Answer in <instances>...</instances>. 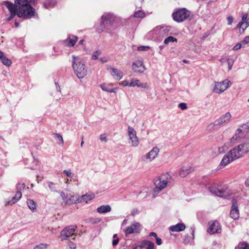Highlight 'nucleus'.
<instances>
[{
	"label": "nucleus",
	"instance_id": "50",
	"mask_svg": "<svg viewBox=\"0 0 249 249\" xmlns=\"http://www.w3.org/2000/svg\"><path fill=\"white\" fill-rule=\"evenodd\" d=\"M242 47V45L241 43H238L236 44L233 48V50L237 51L239 50Z\"/></svg>",
	"mask_w": 249,
	"mask_h": 249
},
{
	"label": "nucleus",
	"instance_id": "15",
	"mask_svg": "<svg viewBox=\"0 0 249 249\" xmlns=\"http://www.w3.org/2000/svg\"><path fill=\"white\" fill-rule=\"evenodd\" d=\"M209 227L207 230V232L211 234H213L215 233H220L221 231L220 225L219 222L215 220L213 222H209L208 223Z\"/></svg>",
	"mask_w": 249,
	"mask_h": 249
},
{
	"label": "nucleus",
	"instance_id": "58",
	"mask_svg": "<svg viewBox=\"0 0 249 249\" xmlns=\"http://www.w3.org/2000/svg\"><path fill=\"white\" fill-rule=\"evenodd\" d=\"M76 245L74 243H71L69 245V249H75Z\"/></svg>",
	"mask_w": 249,
	"mask_h": 249
},
{
	"label": "nucleus",
	"instance_id": "47",
	"mask_svg": "<svg viewBox=\"0 0 249 249\" xmlns=\"http://www.w3.org/2000/svg\"><path fill=\"white\" fill-rule=\"evenodd\" d=\"M178 107H179L181 110H185L187 108V106L186 103H181L179 104Z\"/></svg>",
	"mask_w": 249,
	"mask_h": 249
},
{
	"label": "nucleus",
	"instance_id": "26",
	"mask_svg": "<svg viewBox=\"0 0 249 249\" xmlns=\"http://www.w3.org/2000/svg\"><path fill=\"white\" fill-rule=\"evenodd\" d=\"M193 171L191 167H183L179 171V175L181 177H185Z\"/></svg>",
	"mask_w": 249,
	"mask_h": 249
},
{
	"label": "nucleus",
	"instance_id": "19",
	"mask_svg": "<svg viewBox=\"0 0 249 249\" xmlns=\"http://www.w3.org/2000/svg\"><path fill=\"white\" fill-rule=\"evenodd\" d=\"M132 69L135 72L142 73L145 70V67L142 61L138 60L133 63Z\"/></svg>",
	"mask_w": 249,
	"mask_h": 249
},
{
	"label": "nucleus",
	"instance_id": "54",
	"mask_svg": "<svg viewBox=\"0 0 249 249\" xmlns=\"http://www.w3.org/2000/svg\"><path fill=\"white\" fill-rule=\"evenodd\" d=\"M119 239L118 238H116V239H113L112 241V246H116L119 243Z\"/></svg>",
	"mask_w": 249,
	"mask_h": 249
},
{
	"label": "nucleus",
	"instance_id": "53",
	"mask_svg": "<svg viewBox=\"0 0 249 249\" xmlns=\"http://www.w3.org/2000/svg\"><path fill=\"white\" fill-rule=\"evenodd\" d=\"M228 25H231L233 22V18L231 16H230L227 18Z\"/></svg>",
	"mask_w": 249,
	"mask_h": 249
},
{
	"label": "nucleus",
	"instance_id": "31",
	"mask_svg": "<svg viewBox=\"0 0 249 249\" xmlns=\"http://www.w3.org/2000/svg\"><path fill=\"white\" fill-rule=\"evenodd\" d=\"M100 87L104 91H107L108 92H110V93H115L116 92V91H115L116 89H109L108 88V87L104 84H101Z\"/></svg>",
	"mask_w": 249,
	"mask_h": 249
},
{
	"label": "nucleus",
	"instance_id": "62",
	"mask_svg": "<svg viewBox=\"0 0 249 249\" xmlns=\"http://www.w3.org/2000/svg\"><path fill=\"white\" fill-rule=\"evenodd\" d=\"M149 236L151 237V236H153L155 238L156 237H158L157 236V234L156 233L154 232H151L149 233Z\"/></svg>",
	"mask_w": 249,
	"mask_h": 249
},
{
	"label": "nucleus",
	"instance_id": "39",
	"mask_svg": "<svg viewBox=\"0 0 249 249\" xmlns=\"http://www.w3.org/2000/svg\"><path fill=\"white\" fill-rule=\"evenodd\" d=\"M226 61L228 65V70L229 71H230L231 70L232 66L234 63V60L232 58H228L226 59Z\"/></svg>",
	"mask_w": 249,
	"mask_h": 249
},
{
	"label": "nucleus",
	"instance_id": "27",
	"mask_svg": "<svg viewBox=\"0 0 249 249\" xmlns=\"http://www.w3.org/2000/svg\"><path fill=\"white\" fill-rule=\"evenodd\" d=\"M95 197V195L94 194H86L84 195H83L80 199L78 200L79 202H86L88 201L91 200Z\"/></svg>",
	"mask_w": 249,
	"mask_h": 249
},
{
	"label": "nucleus",
	"instance_id": "1",
	"mask_svg": "<svg viewBox=\"0 0 249 249\" xmlns=\"http://www.w3.org/2000/svg\"><path fill=\"white\" fill-rule=\"evenodd\" d=\"M3 4L10 12L9 16L6 19L8 21L13 19L16 15L19 18H31L36 15L35 9L22 0H15L14 4L9 1H4Z\"/></svg>",
	"mask_w": 249,
	"mask_h": 249
},
{
	"label": "nucleus",
	"instance_id": "57",
	"mask_svg": "<svg viewBox=\"0 0 249 249\" xmlns=\"http://www.w3.org/2000/svg\"><path fill=\"white\" fill-rule=\"evenodd\" d=\"M249 26V18L248 19V20H247L246 23H245V26L244 27H243L242 28V29H243V32L245 31V30Z\"/></svg>",
	"mask_w": 249,
	"mask_h": 249
},
{
	"label": "nucleus",
	"instance_id": "60",
	"mask_svg": "<svg viewBox=\"0 0 249 249\" xmlns=\"http://www.w3.org/2000/svg\"><path fill=\"white\" fill-rule=\"evenodd\" d=\"M22 1H24L27 4H29V3L34 2L36 0H22Z\"/></svg>",
	"mask_w": 249,
	"mask_h": 249
},
{
	"label": "nucleus",
	"instance_id": "5",
	"mask_svg": "<svg viewBox=\"0 0 249 249\" xmlns=\"http://www.w3.org/2000/svg\"><path fill=\"white\" fill-rule=\"evenodd\" d=\"M190 14V11L185 8H182L178 9L175 12H173L172 17L175 21L180 22L188 19Z\"/></svg>",
	"mask_w": 249,
	"mask_h": 249
},
{
	"label": "nucleus",
	"instance_id": "14",
	"mask_svg": "<svg viewBox=\"0 0 249 249\" xmlns=\"http://www.w3.org/2000/svg\"><path fill=\"white\" fill-rule=\"evenodd\" d=\"M128 134L129 140L131 141L132 146L137 147L139 145V141L136 135V132L132 127L128 126Z\"/></svg>",
	"mask_w": 249,
	"mask_h": 249
},
{
	"label": "nucleus",
	"instance_id": "38",
	"mask_svg": "<svg viewBox=\"0 0 249 249\" xmlns=\"http://www.w3.org/2000/svg\"><path fill=\"white\" fill-rule=\"evenodd\" d=\"M134 17L138 18H143L145 17V14L141 10H138L134 14Z\"/></svg>",
	"mask_w": 249,
	"mask_h": 249
},
{
	"label": "nucleus",
	"instance_id": "21",
	"mask_svg": "<svg viewBox=\"0 0 249 249\" xmlns=\"http://www.w3.org/2000/svg\"><path fill=\"white\" fill-rule=\"evenodd\" d=\"M77 40V37L73 35H69L67 39L64 41L65 44L68 47H73Z\"/></svg>",
	"mask_w": 249,
	"mask_h": 249
},
{
	"label": "nucleus",
	"instance_id": "8",
	"mask_svg": "<svg viewBox=\"0 0 249 249\" xmlns=\"http://www.w3.org/2000/svg\"><path fill=\"white\" fill-rule=\"evenodd\" d=\"M209 190L211 193L216 196L221 197H225L227 196V188L221 185L213 184L209 188Z\"/></svg>",
	"mask_w": 249,
	"mask_h": 249
},
{
	"label": "nucleus",
	"instance_id": "33",
	"mask_svg": "<svg viewBox=\"0 0 249 249\" xmlns=\"http://www.w3.org/2000/svg\"><path fill=\"white\" fill-rule=\"evenodd\" d=\"M55 4V2L53 1H50V0H46L44 3V7L46 9H50L52 8Z\"/></svg>",
	"mask_w": 249,
	"mask_h": 249
},
{
	"label": "nucleus",
	"instance_id": "12",
	"mask_svg": "<svg viewBox=\"0 0 249 249\" xmlns=\"http://www.w3.org/2000/svg\"><path fill=\"white\" fill-rule=\"evenodd\" d=\"M142 229V225L139 222H135L130 226L126 227L124 230V233L126 236L133 233H139Z\"/></svg>",
	"mask_w": 249,
	"mask_h": 249
},
{
	"label": "nucleus",
	"instance_id": "35",
	"mask_svg": "<svg viewBox=\"0 0 249 249\" xmlns=\"http://www.w3.org/2000/svg\"><path fill=\"white\" fill-rule=\"evenodd\" d=\"M177 42V39L173 36H169L164 39V43L167 45L170 42Z\"/></svg>",
	"mask_w": 249,
	"mask_h": 249
},
{
	"label": "nucleus",
	"instance_id": "30",
	"mask_svg": "<svg viewBox=\"0 0 249 249\" xmlns=\"http://www.w3.org/2000/svg\"><path fill=\"white\" fill-rule=\"evenodd\" d=\"M53 136L59 145H63L64 141L62 135L59 133H53Z\"/></svg>",
	"mask_w": 249,
	"mask_h": 249
},
{
	"label": "nucleus",
	"instance_id": "3",
	"mask_svg": "<svg viewBox=\"0 0 249 249\" xmlns=\"http://www.w3.org/2000/svg\"><path fill=\"white\" fill-rule=\"evenodd\" d=\"M72 66L75 74L79 79L83 78L87 72L85 63L79 57L75 55H72Z\"/></svg>",
	"mask_w": 249,
	"mask_h": 249
},
{
	"label": "nucleus",
	"instance_id": "61",
	"mask_svg": "<svg viewBox=\"0 0 249 249\" xmlns=\"http://www.w3.org/2000/svg\"><path fill=\"white\" fill-rule=\"evenodd\" d=\"M195 229L194 227H191V230L192 231L191 234L193 236V238H194V237H195Z\"/></svg>",
	"mask_w": 249,
	"mask_h": 249
},
{
	"label": "nucleus",
	"instance_id": "48",
	"mask_svg": "<svg viewBox=\"0 0 249 249\" xmlns=\"http://www.w3.org/2000/svg\"><path fill=\"white\" fill-rule=\"evenodd\" d=\"M138 87H140L143 89H148L149 88L147 83H141V82H140Z\"/></svg>",
	"mask_w": 249,
	"mask_h": 249
},
{
	"label": "nucleus",
	"instance_id": "24",
	"mask_svg": "<svg viewBox=\"0 0 249 249\" xmlns=\"http://www.w3.org/2000/svg\"><path fill=\"white\" fill-rule=\"evenodd\" d=\"M233 160H234V159L231 155H229V153H228L223 158L220 162V165L223 166H225Z\"/></svg>",
	"mask_w": 249,
	"mask_h": 249
},
{
	"label": "nucleus",
	"instance_id": "22",
	"mask_svg": "<svg viewBox=\"0 0 249 249\" xmlns=\"http://www.w3.org/2000/svg\"><path fill=\"white\" fill-rule=\"evenodd\" d=\"M185 228L186 226L184 223H178L176 225L170 226L169 230L173 232H179L184 231Z\"/></svg>",
	"mask_w": 249,
	"mask_h": 249
},
{
	"label": "nucleus",
	"instance_id": "51",
	"mask_svg": "<svg viewBox=\"0 0 249 249\" xmlns=\"http://www.w3.org/2000/svg\"><path fill=\"white\" fill-rule=\"evenodd\" d=\"M100 139L102 142H107V139L106 137V135L105 134H103L100 135Z\"/></svg>",
	"mask_w": 249,
	"mask_h": 249
},
{
	"label": "nucleus",
	"instance_id": "34",
	"mask_svg": "<svg viewBox=\"0 0 249 249\" xmlns=\"http://www.w3.org/2000/svg\"><path fill=\"white\" fill-rule=\"evenodd\" d=\"M2 63L6 66H10L11 64V61L5 55L0 60Z\"/></svg>",
	"mask_w": 249,
	"mask_h": 249
},
{
	"label": "nucleus",
	"instance_id": "28",
	"mask_svg": "<svg viewBox=\"0 0 249 249\" xmlns=\"http://www.w3.org/2000/svg\"><path fill=\"white\" fill-rule=\"evenodd\" d=\"M248 18V14L247 13L243 14L241 21L237 24V28L239 29L242 28L243 25L246 23Z\"/></svg>",
	"mask_w": 249,
	"mask_h": 249
},
{
	"label": "nucleus",
	"instance_id": "25",
	"mask_svg": "<svg viewBox=\"0 0 249 249\" xmlns=\"http://www.w3.org/2000/svg\"><path fill=\"white\" fill-rule=\"evenodd\" d=\"M96 211L99 213H107L111 211V207L108 205H102L97 208Z\"/></svg>",
	"mask_w": 249,
	"mask_h": 249
},
{
	"label": "nucleus",
	"instance_id": "63",
	"mask_svg": "<svg viewBox=\"0 0 249 249\" xmlns=\"http://www.w3.org/2000/svg\"><path fill=\"white\" fill-rule=\"evenodd\" d=\"M100 60L102 62V63H105V62H106L107 61V59L106 57H101L100 58Z\"/></svg>",
	"mask_w": 249,
	"mask_h": 249
},
{
	"label": "nucleus",
	"instance_id": "23",
	"mask_svg": "<svg viewBox=\"0 0 249 249\" xmlns=\"http://www.w3.org/2000/svg\"><path fill=\"white\" fill-rule=\"evenodd\" d=\"M22 193L20 191H17L15 196L12 198L11 200L6 202L5 205H12L17 203L21 197Z\"/></svg>",
	"mask_w": 249,
	"mask_h": 249
},
{
	"label": "nucleus",
	"instance_id": "29",
	"mask_svg": "<svg viewBox=\"0 0 249 249\" xmlns=\"http://www.w3.org/2000/svg\"><path fill=\"white\" fill-rule=\"evenodd\" d=\"M27 204L28 205V208L33 212H34L36 210V203L32 199H27Z\"/></svg>",
	"mask_w": 249,
	"mask_h": 249
},
{
	"label": "nucleus",
	"instance_id": "64",
	"mask_svg": "<svg viewBox=\"0 0 249 249\" xmlns=\"http://www.w3.org/2000/svg\"><path fill=\"white\" fill-rule=\"evenodd\" d=\"M245 185L247 187H249V178H248L245 181Z\"/></svg>",
	"mask_w": 249,
	"mask_h": 249
},
{
	"label": "nucleus",
	"instance_id": "36",
	"mask_svg": "<svg viewBox=\"0 0 249 249\" xmlns=\"http://www.w3.org/2000/svg\"><path fill=\"white\" fill-rule=\"evenodd\" d=\"M140 80L137 79L133 78L131 79V82L129 83V87H134L135 86H137L138 87L139 86Z\"/></svg>",
	"mask_w": 249,
	"mask_h": 249
},
{
	"label": "nucleus",
	"instance_id": "17",
	"mask_svg": "<svg viewBox=\"0 0 249 249\" xmlns=\"http://www.w3.org/2000/svg\"><path fill=\"white\" fill-rule=\"evenodd\" d=\"M154 244L153 242L149 240H144L134 247L133 249H154Z\"/></svg>",
	"mask_w": 249,
	"mask_h": 249
},
{
	"label": "nucleus",
	"instance_id": "41",
	"mask_svg": "<svg viewBox=\"0 0 249 249\" xmlns=\"http://www.w3.org/2000/svg\"><path fill=\"white\" fill-rule=\"evenodd\" d=\"M101 52L100 50H97L93 52L92 55V59L94 60H96L98 59V56L101 54Z\"/></svg>",
	"mask_w": 249,
	"mask_h": 249
},
{
	"label": "nucleus",
	"instance_id": "2",
	"mask_svg": "<svg viewBox=\"0 0 249 249\" xmlns=\"http://www.w3.org/2000/svg\"><path fill=\"white\" fill-rule=\"evenodd\" d=\"M115 17L111 13H105L102 16V21L101 22L100 28L99 30L102 31H106L107 33H111L114 27V22ZM100 32V31H99Z\"/></svg>",
	"mask_w": 249,
	"mask_h": 249
},
{
	"label": "nucleus",
	"instance_id": "9",
	"mask_svg": "<svg viewBox=\"0 0 249 249\" xmlns=\"http://www.w3.org/2000/svg\"><path fill=\"white\" fill-rule=\"evenodd\" d=\"M231 85V82L228 79H225L219 82H215L213 91L217 93H221L230 87Z\"/></svg>",
	"mask_w": 249,
	"mask_h": 249
},
{
	"label": "nucleus",
	"instance_id": "59",
	"mask_svg": "<svg viewBox=\"0 0 249 249\" xmlns=\"http://www.w3.org/2000/svg\"><path fill=\"white\" fill-rule=\"evenodd\" d=\"M190 241V236L188 235H185L184 238V242L185 243H188Z\"/></svg>",
	"mask_w": 249,
	"mask_h": 249
},
{
	"label": "nucleus",
	"instance_id": "46",
	"mask_svg": "<svg viewBox=\"0 0 249 249\" xmlns=\"http://www.w3.org/2000/svg\"><path fill=\"white\" fill-rule=\"evenodd\" d=\"M48 186H49V188H50V189L52 191H53V192H55L56 191V189L54 187V184L52 182H49L48 183Z\"/></svg>",
	"mask_w": 249,
	"mask_h": 249
},
{
	"label": "nucleus",
	"instance_id": "45",
	"mask_svg": "<svg viewBox=\"0 0 249 249\" xmlns=\"http://www.w3.org/2000/svg\"><path fill=\"white\" fill-rule=\"evenodd\" d=\"M150 49L148 46H140L138 47V50L139 51H146Z\"/></svg>",
	"mask_w": 249,
	"mask_h": 249
},
{
	"label": "nucleus",
	"instance_id": "42",
	"mask_svg": "<svg viewBox=\"0 0 249 249\" xmlns=\"http://www.w3.org/2000/svg\"><path fill=\"white\" fill-rule=\"evenodd\" d=\"M63 173L65 174L67 177H70L71 178H72L74 176V174L73 173H72L70 170H65L63 171Z\"/></svg>",
	"mask_w": 249,
	"mask_h": 249
},
{
	"label": "nucleus",
	"instance_id": "18",
	"mask_svg": "<svg viewBox=\"0 0 249 249\" xmlns=\"http://www.w3.org/2000/svg\"><path fill=\"white\" fill-rule=\"evenodd\" d=\"M231 201L232 206L230 213V216L233 219H236L239 216L237 200L235 199H233Z\"/></svg>",
	"mask_w": 249,
	"mask_h": 249
},
{
	"label": "nucleus",
	"instance_id": "10",
	"mask_svg": "<svg viewBox=\"0 0 249 249\" xmlns=\"http://www.w3.org/2000/svg\"><path fill=\"white\" fill-rule=\"evenodd\" d=\"M170 30V26L162 25L156 27L151 31V33L157 36L163 37L168 35Z\"/></svg>",
	"mask_w": 249,
	"mask_h": 249
},
{
	"label": "nucleus",
	"instance_id": "43",
	"mask_svg": "<svg viewBox=\"0 0 249 249\" xmlns=\"http://www.w3.org/2000/svg\"><path fill=\"white\" fill-rule=\"evenodd\" d=\"M25 187V185L24 183H18L16 186L17 191L21 192V191L22 190L24 189Z\"/></svg>",
	"mask_w": 249,
	"mask_h": 249
},
{
	"label": "nucleus",
	"instance_id": "44",
	"mask_svg": "<svg viewBox=\"0 0 249 249\" xmlns=\"http://www.w3.org/2000/svg\"><path fill=\"white\" fill-rule=\"evenodd\" d=\"M74 197V196H71V197L70 198H69V199H67V200L65 202V203L66 204H68V205H71V204H73L75 202V200Z\"/></svg>",
	"mask_w": 249,
	"mask_h": 249
},
{
	"label": "nucleus",
	"instance_id": "52",
	"mask_svg": "<svg viewBox=\"0 0 249 249\" xmlns=\"http://www.w3.org/2000/svg\"><path fill=\"white\" fill-rule=\"evenodd\" d=\"M242 43L247 44L249 43V36L245 37L244 39L241 42Z\"/></svg>",
	"mask_w": 249,
	"mask_h": 249
},
{
	"label": "nucleus",
	"instance_id": "37",
	"mask_svg": "<svg viewBox=\"0 0 249 249\" xmlns=\"http://www.w3.org/2000/svg\"><path fill=\"white\" fill-rule=\"evenodd\" d=\"M101 221V219L99 217L89 218V222L92 224H96L99 223Z\"/></svg>",
	"mask_w": 249,
	"mask_h": 249
},
{
	"label": "nucleus",
	"instance_id": "13",
	"mask_svg": "<svg viewBox=\"0 0 249 249\" xmlns=\"http://www.w3.org/2000/svg\"><path fill=\"white\" fill-rule=\"evenodd\" d=\"M160 149L157 147H154L149 152L142 157V160L144 162L148 160L151 161L154 160L158 155Z\"/></svg>",
	"mask_w": 249,
	"mask_h": 249
},
{
	"label": "nucleus",
	"instance_id": "16",
	"mask_svg": "<svg viewBox=\"0 0 249 249\" xmlns=\"http://www.w3.org/2000/svg\"><path fill=\"white\" fill-rule=\"evenodd\" d=\"M231 115L229 112H226L222 115L219 119L216 120L214 122V125H223L226 123H229L231 119Z\"/></svg>",
	"mask_w": 249,
	"mask_h": 249
},
{
	"label": "nucleus",
	"instance_id": "56",
	"mask_svg": "<svg viewBox=\"0 0 249 249\" xmlns=\"http://www.w3.org/2000/svg\"><path fill=\"white\" fill-rule=\"evenodd\" d=\"M156 242L157 245H160L162 244V241L161 239L160 238H159L158 237H156L155 238Z\"/></svg>",
	"mask_w": 249,
	"mask_h": 249
},
{
	"label": "nucleus",
	"instance_id": "7",
	"mask_svg": "<svg viewBox=\"0 0 249 249\" xmlns=\"http://www.w3.org/2000/svg\"><path fill=\"white\" fill-rule=\"evenodd\" d=\"M76 226L71 225L64 228L60 233V237L62 240H69L71 237L74 239L75 234L74 233L76 229Z\"/></svg>",
	"mask_w": 249,
	"mask_h": 249
},
{
	"label": "nucleus",
	"instance_id": "11",
	"mask_svg": "<svg viewBox=\"0 0 249 249\" xmlns=\"http://www.w3.org/2000/svg\"><path fill=\"white\" fill-rule=\"evenodd\" d=\"M167 181L166 179H163L162 177L159 178L154 182L155 188L154 189V197L159 193L161 190L165 188L167 185Z\"/></svg>",
	"mask_w": 249,
	"mask_h": 249
},
{
	"label": "nucleus",
	"instance_id": "32",
	"mask_svg": "<svg viewBox=\"0 0 249 249\" xmlns=\"http://www.w3.org/2000/svg\"><path fill=\"white\" fill-rule=\"evenodd\" d=\"M235 249H249V244L246 242L239 243Z\"/></svg>",
	"mask_w": 249,
	"mask_h": 249
},
{
	"label": "nucleus",
	"instance_id": "20",
	"mask_svg": "<svg viewBox=\"0 0 249 249\" xmlns=\"http://www.w3.org/2000/svg\"><path fill=\"white\" fill-rule=\"evenodd\" d=\"M108 70H110L111 75L117 80H120L124 76L123 71L117 68L109 67Z\"/></svg>",
	"mask_w": 249,
	"mask_h": 249
},
{
	"label": "nucleus",
	"instance_id": "49",
	"mask_svg": "<svg viewBox=\"0 0 249 249\" xmlns=\"http://www.w3.org/2000/svg\"><path fill=\"white\" fill-rule=\"evenodd\" d=\"M59 193L61 197H62V199L63 200V201L64 202H65L67 199V196L65 195V193L63 192V191H60V192H59Z\"/></svg>",
	"mask_w": 249,
	"mask_h": 249
},
{
	"label": "nucleus",
	"instance_id": "4",
	"mask_svg": "<svg viewBox=\"0 0 249 249\" xmlns=\"http://www.w3.org/2000/svg\"><path fill=\"white\" fill-rule=\"evenodd\" d=\"M249 152V142H246L234 147L228 153L235 160Z\"/></svg>",
	"mask_w": 249,
	"mask_h": 249
},
{
	"label": "nucleus",
	"instance_id": "55",
	"mask_svg": "<svg viewBox=\"0 0 249 249\" xmlns=\"http://www.w3.org/2000/svg\"><path fill=\"white\" fill-rule=\"evenodd\" d=\"M129 83L128 81L127 80H124L122 81L121 83H120V84L122 85L123 86H129Z\"/></svg>",
	"mask_w": 249,
	"mask_h": 249
},
{
	"label": "nucleus",
	"instance_id": "40",
	"mask_svg": "<svg viewBox=\"0 0 249 249\" xmlns=\"http://www.w3.org/2000/svg\"><path fill=\"white\" fill-rule=\"evenodd\" d=\"M49 247V245L45 243H41L39 245H36L34 249H47Z\"/></svg>",
	"mask_w": 249,
	"mask_h": 249
},
{
	"label": "nucleus",
	"instance_id": "6",
	"mask_svg": "<svg viewBox=\"0 0 249 249\" xmlns=\"http://www.w3.org/2000/svg\"><path fill=\"white\" fill-rule=\"evenodd\" d=\"M248 125L244 124L236 129L234 135L231 138L230 142L232 144L240 142L246 136L245 129H247Z\"/></svg>",
	"mask_w": 249,
	"mask_h": 249
}]
</instances>
